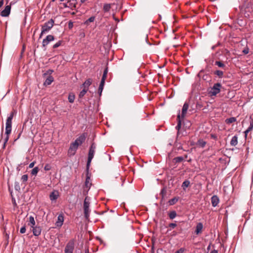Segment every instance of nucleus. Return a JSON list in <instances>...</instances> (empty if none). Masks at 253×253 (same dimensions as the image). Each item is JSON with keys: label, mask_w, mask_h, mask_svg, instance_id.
Here are the masks:
<instances>
[{"label": "nucleus", "mask_w": 253, "mask_h": 253, "mask_svg": "<svg viewBox=\"0 0 253 253\" xmlns=\"http://www.w3.org/2000/svg\"><path fill=\"white\" fill-rule=\"evenodd\" d=\"M54 24V21L53 19H50L46 22L42 26V31L39 38H41L43 34L48 33L53 27Z\"/></svg>", "instance_id": "nucleus-1"}, {"label": "nucleus", "mask_w": 253, "mask_h": 253, "mask_svg": "<svg viewBox=\"0 0 253 253\" xmlns=\"http://www.w3.org/2000/svg\"><path fill=\"white\" fill-rule=\"evenodd\" d=\"M95 149H96V145L94 143H92L89 148V149L87 161V164H86L87 169H89L91 162L94 157Z\"/></svg>", "instance_id": "nucleus-2"}, {"label": "nucleus", "mask_w": 253, "mask_h": 253, "mask_svg": "<svg viewBox=\"0 0 253 253\" xmlns=\"http://www.w3.org/2000/svg\"><path fill=\"white\" fill-rule=\"evenodd\" d=\"M89 198L87 196L85 198L84 202V215L86 219L88 220L89 216Z\"/></svg>", "instance_id": "nucleus-3"}, {"label": "nucleus", "mask_w": 253, "mask_h": 253, "mask_svg": "<svg viewBox=\"0 0 253 253\" xmlns=\"http://www.w3.org/2000/svg\"><path fill=\"white\" fill-rule=\"evenodd\" d=\"M222 85L221 84L217 83L214 84L209 91L211 96H215L220 91Z\"/></svg>", "instance_id": "nucleus-4"}, {"label": "nucleus", "mask_w": 253, "mask_h": 253, "mask_svg": "<svg viewBox=\"0 0 253 253\" xmlns=\"http://www.w3.org/2000/svg\"><path fill=\"white\" fill-rule=\"evenodd\" d=\"M15 114L14 112H12L9 116L7 117L6 121V127L5 129H12V120Z\"/></svg>", "instance_id": "nucleus-5"}, {"label": "nucleus", "mask_w": 253, "mask_h": 253, "mask_svg": "<svg viewBox=\"0 0 253 253\" xmlns=\"http://www.w3.org/2000/svg\"><path fill=\"white\" fill-rule=\"evenodd\" d=\"M78 148V146L76 144L74 143L73 142L71 143L69 147V149L68 151V155L71 157L74 156L77 149Z\"/></svg>", "instance_id": "nucleus-6"}, {"label": "nucleus", "mask_w": 253, "mask_h": 253, "mask_svg": "<svg viewBox=\"0 0 253 253\" xmlns=\"http://www.w3.org/2000/svg\"><path fill=\"white\" fill-rule=\"evenodd\" d=\"M54 40V37L51 35H47L45 39H44L42 42V46L46 49V46L50 42Z\"/></svg>", "instance_id": "nucleus-7"}, {"label": "nucleus", "mask_w": 253, "mask_h": 253, "mask_svg": "<svg viewBox=\"0 0 253 253\" xmlns=\"http://www.w3.org/2000/svg\"><path fill=\"white\" fill-rule=\"evenodd\" d=\"M74 249V242L73 240L70 241L66 246L65 253H73Z\"/></svg>", "instance_id": "nucleus-8"}, {"label": "nucleus", "mask_w": 253, "mask_h": 253, "mask_svg": "<svg viewBox=\"0 0 253 253\" xmlns=\"http://www.w3.org/2000/svg\"><path fill=\"white\" fill-rule=\"evenodd\" d=\"M11 10V4L10 5H6L4 9L1 11L0 13V15L2 17H7L8 16L10 13Z\"/></svg>", "instance_id": "nucleus-9"}, {"label": "nucleus", "mask_w": 253, "mask_h": 253, "mask_svg": "<svg viewBox=\"0 0 253 253\" xmlns=\"http://www.w3.org/2000/svg\"><path fill=\"white\" fill-rule=\"evenodd\" d=\"M85 136L83 134L78 137L73 143L76 144L79 147V146L81 145L85 141Z\"/></svg>", "instance_id": "nucleus-10"}, {"label": "nucleus", "mask_w": 253, "mask_h": 253, "mask_svg": "<svg viewBox=\"0 0 253 253\" xmlns=\"http://www.w3.org/2000/svg\"><path fill=\"white\" fill-rule=\"evenodd\" d=\"M32 228L33 233L34 236H39L41 234L42 229L41 227L38 226H34Z\"/></svg>", "instance_id": "nucleus-11"}, {"label": "nucleus", "mask_w": 253, "mask_h": 253, "mask_svg": "<svg viewBox=\"0 0 253 253\" xmlns=\"http://www.w3.org/2000/svg\"><path fill=\"white\" fill-rule=\"evenodd\" d=\"M64 222V216L63 214H60L57 217V221L56 222V225L57 227H61Z\"/></svg>", "instance_id": "nucleus-12"}, {"label": "nucleus", "mask_w": 253, "mask_h": 253, "mask_svg": "<svg viewBox=\"0 0 253 253\" xmlns=\"http://www.w3.org/2000/svg\"><path fill=\"white\" fill-rule=\"evenodd\" d=\"M59 197L58 191H53L49 195V198L51 201H55Z\"/></svg>", "instance_id": "nucleus-13"}, {"label": "nucleus", "mask_w": 253, "mask_h": 253, "mask_svg": "<svg viewBox=\"0 0 253 253\" xmlns=\"http://www.w3.org/2000/svg\"><path fill=\"white\" fill-rule=\"evenodd\" d=\"M86 170H87V174H86V179H85V186L87 188L89 189L91 185V183L90 182V176L89 175V174H88V169H86Z\"/></svg>", "instance_id": "nucleus-14"}, {"label": "nucleus", "mask_w": 253, "mask_h": 253, "mask_svg": "<svg viewBox=\"0 0 253 253\" xmlns=\"http://www.w3.org/2000/svg\"><path fill=\"white\" fill-rule=\"evenodd\" d=\"M219 198L216 195H213L211 198V202L213 207H216L219 203Z\"/></svg>", "instance_id": "nucleus-15"}, {"label": "nucleus", "mask_w": 253, "mask_h": 253, "mask_svg": "<svg viewBox=\"0 0 253 253\" xmlns=\"http://www.w3.org/2000/svg\"><path fill=\"white\" fill-rule=\"evenodd\" d=\"M92 83V80L90 78H89L85 80V81L82 84V86L85 88V89L88 90V87Z\"/></svg>", "instance_id": "nucleus-16"}, {"label": "nucleus", "mask_w": 253, "mask_h": 253, "mask_svg": "<svg viewBox=\"0 0 253 253\" xmlns=\"http://www.w3.org/2000/svg\"><path fill=\"white\" fill-rule=\"evenodd\" d=\"M177 126L175 127V128H176V130H177V135H178L179 133V130H180V129L181 128V123H182V121H181V118H180V116L179 114H178L177 115Z\"/></svg>", "instance_id": "nucleus-17"}, {"label": "nucleus", "mask_w": 253, "mask_h": 253, "mask_svg": "<svg viewBox=\"0 0 253 253\" xmlns=\"http://www.w3.org/2000/svg\"><path fill=\"white\" fill-rule=\"evenodd\" d=\"M203 228V224L201 222L198 223L196 227V230L195 231V233L197 235H198L199 234L201 233Z\"/></svg>", "instance_id": "nucleus-18"}, {"label": "nucleus", "mask_w": 253, "mask_h": 253, "mask_svg": "<svg viewBox=\"0 0 253 253\" xmlns=\"http://www.w3.org/2000/svg\"><path fill=\"white\" fill-rule=\"evenodd\" d=\"M214 65L217 66L219 68L225 69L226 65L222 61L216 60L214 62Z\"/></svg>", "instance_id": "nucleus-19"}, {"label": "nucleus", "mask_w": 253, "mask_h": 253, "mask_svg": "<svg viewBox=\"0 0 253 253\" xmlns=\"http://www.w3.org/2000/svg\"><path fill=\"white\" fill-rule=\"evenodd\" d=\"M53 81L54 79L53 77L51 76H49L44 82L43 85L45 86L49 85L53 82Z\"/></svg>", "instance_id": "nucleus-20"}, {"label": "nucleus", "mask_w": 253, "mask_h": 253, "mask_svg": "<svg viewBox=\"0 0 253 253\" xmlns=\"http://www.w3.org/2000/svg\"><path fill=\"white\" fill-rule=\"evenodd\" d=\"M111 3H105L103 5V10L104 12H109L111 8Z\"/></svg>", "instance_id": "nucleus-21"}, {"label": "nucleus", "mask_w": 253, "mask_h": 253, "mask_svg": "<svg viewBox=\"0 0 253 253\" xmlns=\"http://www.w3.org/2000/svg\"><path fill=\"white\" fill-rule=\"evenodd\" d=\"M238 144V137L237 135L234 136L230 141L231 145L235 146Z\"/></svg>", "instance_id": "nucleus-22"}, {"label": "nucleus", "mask_w": 253, "mask_h": 253, "mask_svg": "<svg viewBox=\"0 0 253 253\" xmlns=\"http://www.w3.org/2000/svg\"><path fill=\"white\" fill-rule=\"evenodd\" d=\"M237 119L235 117H231L229 118H227L225 120V122L227 125H230L233 123H234L236 121Z\"/></svg>", "instance_id": "nucleus-23"}, {"label": "nucleus", "mask_w": 253, "mask_h": 253, "mask_svg": "<svg viewBox=\"0 0 253 253\" xmlns=\"http://www.w3.org/2000/svg\"><path fill=\"white\" fill-rule=\"evenodd\" d=\"M214 74L219 78H222L224 77V72L221 70H217L215 71Z\"/></svg>", "instance_id": "nucleus-24"}, {"label": "nucleus", "mask_w": 253, "mask_h": 253, "mask_svg": "<svg viewBox=\"0 0 253 253\" xmlns=\"http://www.w3.org/2000/svg\"><path fill=\"white\" fill-rule=\"evenodd\" d=\"M29 223L28 224L30 225L31 227H34V226L35 225L36 222L34 219V217L33 216H30L29 217Z\"/></svg>", "instance_id": "nucleus-25"}, {"label": "nucleus", "mask_w": 253, "mask_h": 253, "mask_svg": "<svg viewBox=\"0 0 253 253\" xmlns=\"http://www.w3.org/2000/svg\"><path fill=\"white\" fill-rule=\"evenodd\" d=\"M190 185V182L188 180H185L182 184V187L184 190H185L186 188L189 187Z\"/></svg>", "instance_id": "nucleus-26"}, {"label": "nucleus", "mask_w": 253, "mask_h": 253, "mask_svg": "<svg viewBox=\"0 0 253 253\" xmlns=\"http://www.w3.org/2000/svg\"><path fill=\"white\" fill-rule=\"evenodd\" d=\"M178 197H174L169 201V205L172 206L176 204L178 201Z\"/></svg>", "instance_id": "nucleus-27"}, {"label": "nucleus", "mask_w": 253, "mask_h": 253, "mask_svg": "<svg viewBox=\"0 0 253 253\" xmlns=\"http://www.w3.org/2000/svg\"><path fill=\"white\" fill-rule=\"evenodd\" d=\"M197 144L199 146H200V147H201L202 148H204L206 144V141H205L203 139H199L198 141Z\"/></svg>", "instance_id": "nucleus-28"}, {"label": "nucleus", "mask_w": 253, "mask_h": 253, "mask_svg": "<svg viewBox=\"0 0 253 253\" xmlns=\"http://www.w3.org/2000/svg\"><path fill=\"white\" fill-rule=\"evenodd\" d=\"M75 96L73 93H69L68 95V101L70 103H73L74 101Z\"/></svg>", "instance_id": "nucleus-29"}, {"label": "nucleus", "mask_w": 253, "mask_h": 253, "mask_svg": "<svg viewBox=\"0 0 253 253\" xmlns=\"http://www.w3.org/2000/svg\"><path fill=\"white\" fill-rule=\"evenodd\" d=\"M253 122H251L250 123V126H249V127L247 128V129L245 131L244 133H245V137H246L247 136V134L251 131L253 129Z\"/></svg>", "instance_id": "nucleus-30"}, {"label": "nucleus", "mask_w": 253, "mask_h": 253, "mask_svg": "<svg viewBox=\"0 0 253 253\" xmlns=\"http://www.w3.org/2000/svg\"><path fill=\"white\" fill-rule=\"evenodd\" d=\"M176 212L175 211H172L169 213V216L170 219H174L176 216Z\"/></svg>", "instance_id": "nucleus-31"}, {"label": "nucleus", "mask_w": 253, "mask_h": 253, "mask_svg": "<svg viewBox=\"0 0 253 253\" xmlns=\"http://www.w3.org/2000/svg\"><path fill=\"white\" fill-rule=\"evenodd\" d=\"M95 16H91L84 22V24L88 25L89 23L93 22L95 20Z\"/></svg>", "instance_id": "nucleus-32"}, {"label": "nucleus", "mask_w": 253, "mask_h": 253, "mask_svg": "<svg viewBox=\"0 0 253 253\" xmlns=\"http://www.w3.org/2000/svg\"><path fill=\"white\" fill-rule=\"evenodd\" d=\"M88 90L85 89V88H84L80 92L79 95V98H83L84 95L86 94Z\"/></svg>", "instance_id": "nucleus-33"}, {"label": "nucleus", "mask_w": 253, "mask_h": 253, "mask_svg": "<svg viewBox=\"0 0 253 253\" xmlns=\"http://www.w3.org/2000/svg\"><path fill=\"white\" fill-rule=\"evenodd\" d=\"M184 160L183 157H177L173 159V161L176 163H179L182 162Z\"/></svg>", "instance_id": "nucleus-34"}, {"label": "nucleus", "mask_w": 253, "mask_h": 253, "mask_svg": "<svg viewBox=\"0 0 253 253\" xmlns=\"http://www.w3.org/2000/svg\"><path fill=\"white\" fill-rule=\"evenodd\" d=\"M39 169L38 167H35L31 170V174L32 175H36L37 174L38 172H39Z\"/></svg>", "instance_id": "nucleus-35"}, {"label": "nucleus", "mask_w": 253, "mask_h": 253, "mask_svg": "<svg viewBox=\"0 0 253 253\" xmlns=\"http://www.w3.org/2000/svg\"><path fill=\"white\" fill-rule=\"evenodd\" d=\"M14 188L16 191H20L21 189V187L20 186L19 183L18 182L16 181L14 183Z\"/></svg>", "instance_id": "nucleus-36"}, {"label": "nucleus", "mask_w": 253, "mask_h": 253, "mask_svg": "<svg viewBox=\"0 0 253 253\" xmlns=\"http://www.w3.org/2000/svg\"><path fill=\"white\" fill-rule=\"evenodd\" d=\"M28 176L27 174H24L22 176L21 180L23 183H26L28 180Z\"/></svg>", "instance_id": "nucleus-37"}, {"label": "nucleus", "mask_w": 253, "mask_h": 253, "mask_svg": "<svg viewBox=\"0 0 253 253\" xmlns=\"http://www.w3.org/2000/svg\"><path fill=\"white\" fill-rule=\"evenodd\" d=\"M62 43V41H59L58 42H57L55 44H54L53 45V48H56L58 47L59 46H60L61 45Z\"/></svg>", "instance_id": "nucleus-38"}, {"label": "nucleus", "mask_w": 253, "mask_h": 253, "mask_svg": "<svg viewBox=\"0 0 253 253\" xmlns=\"http://www.w3.org/2000/svg\"><path fill=\"white\" fill-rule=\"evenodd\" d=\"M8 139H9V136L8 135H6V136L5 137V138L4 139V141H3V149L5 148L6 143L8 141Z\"/></svg>", "instance_id": "nucleus-39"}, {"label": "nucleus", "mask_w": 253, "mask_h": 253, "mask_svg": "<svg viewBox=\"0 0 253 253\" xmlns=\"http://www.w3.org/2000/svg\"><path fill=\"white\" fill-rule=\"evenodd\" d=\"M107 73H108V68H106L104 69V70L103 71V74L102 78H104V79H106V77H107Z\"/></svg>", "instance_id": "nucleus-40"}, {"label": "nucleus", "mask_w": 253, "mask_h": 253, "mask_svg": "<svg viewBox=\"0 0 253 253\" xmlns=\"http://www.w3.org/2000/svg\"><path fill=\"white\" fill-rule=\"evenodd\" d=\"M51 169V166L48 164H47L45 165V166H44V169L45 170V171H48L49 170H50Z\"/></svg>", "instance_id": "nucleus-41"}, {"label": "nucleus", "mask_w": 253, "mask_h": 253, "mask_svg": "<svg viewBox=\"0 0 253 253\" xmlns=\"http://www.w3.org/2000/svg\"><path fill=\"white\" fill-rule=\"evenodd\" d=\"M186 113H187V112H181V114H179L180 116V118H181V120L182 122L183 121Z\"/></svg>", "instance_id": "nucleus-42"}, {"label": "nucleus", "mask_w": 253, "mask_h": 253, "mask_svg": "<svg viewBox=\"0 0 253 253\" xmlns=\"http://www.w3.org/2000/svg\"><path fill=\"white\" fill-rule=\"evenodd\" d=\"M188 109V104L187 103H185L183 105V106L182 107L181 111H187Z\"/></svg>", "instance_id": "nucleus-43"}, {"label": "nucleus", "mask_w": 253, "mask_h": 253, "mask_svg": "<svg viewBox=\"0 0 253 253\" xmlns=\"http://www.w3.org/2000/svg\"><path fill=\"white\" fill-rule=\"evenodd\" d=\"M210 77L208 74L204 75L202 77V79L205 81H209L210 80Z\"/></svg>", "instance_id": "nucleus-44"}, {"label": "nucleus", "mask_w": 253, "mask_h": 253, "mask_svg": "<svg viewBox=\"0 0 253 253\" xmlns=\"http://www.w3.org/2000/svg\"><path fill=\"white\" fill-rule=\"evenodd\" d=\"M105 80L106 79H104V78L101 79V82L99 84L100 87H104Z\"/></svg>", "instance_id": "nucleus-45"}, {"label": "nucleus", "mask_w": 253, "mask_h": 253, "mask_svg": "<svg viewBox=\"0 0 253 253\" xmlns=\"http://www.w3.org/2000/svg\"><path fill=\"white\" fill-rule=\"evenodd\" d=\"M26 230V226L24 225V226H23V227H22L21 228V229L20 230V232L21 234H24V233H25Z\"/></svg>", "instance_id": "nucleus-46"}, {"label": "nucleus", "mask_w": 253, "mask_h": 253, "mask_svg": "<svg viewBox=\"0 0 253 253\" xmlns=\"http://www.w3.org/2000/svg\"><path fill=\"white\" fill-rule=\"evenodd\" d=\"M176 224L174 223H171L169 224V227H170L171 229L174 228L176 226Z\"/></svg>", "instance_id": "nucleus-47"}, {"label": "nucleus", "mask_w": 253, "mask_h": 253, "mask_svg": "<svg viewBox=\"0 0 253 253\" xmlns=\"http://www.w3.org/2000/svg\"><path fill=\"white\" fill-rule=\"evenodd\" d=\"M53 71L52 70L49 69L46 71V73H44L43 76H45L48 74L50 75L51 74H52L53 73Z\"/></svg>", "instance_id": "nucleus-48"}, {"label": "nucleus", "mask_w": 253, "mask_h": 253, "mask_svg": "<svg viewBox=\"0 0 253 253\" xmlns=\"http://www.w3.org/2000/svg\"><path fill=\"white\" fill-rule=\"evenodd\" d=\"M68 26L69 29H71L73 27V23L71 21H70L68 22Z\"/></svg>", "instance_id": "nucleus-49"}, {"label": "nucleus", "mask_w": 253, "mask_h": 253, "mask_svg": "<svg viewBox=\"0 0 253 253\" xmlns=\"http://www.w3.org/2000/svg\"><path fill=\"white\" fill-rule=\"evenodd\" d=\"M103 88L104 87L99 86L98 93L99 96L101 95Z\"/></svg>", "instance_id": "nucleus-50"}, {"label": "nucleus", "mask_w": 253, "mask_h": 253, "mask_svg": "<svg viewBox=\"0 0 253 253\" xmlns=\"http://www.w3.org/2000/svg\"><path fill=\"white\" fill-rule=\"evenodd\" d=\"M185 249L184 248H180L177 251L175 252V253H183L184 252Z\"/></svg>", "instance_id": "nucleus-51"}, {"label": "nucleus", "mask_w": 253, "mask_h": 253, "mask_svg": "<svg viewBox=\"0 0 253 253\" xmlns=\"http://www.w3.org/2000/svg\"><path fill=\"white\" fill-rule=\"evenodd\" d=\"M249 49L248 47H246L244 49V50H243V52L244 53V54H247L249 53Z\"/></svg>", "instance_id": "nucleus-52"}, {"label": "nucleus", "mask_w": 253, "mask_h": 253, "mask_svg": "<svg viewBox=\"0 0 253 253\" xmlns=\"http://www.w3.org/2000/svg\"><path fill=\"white\" fill-rule=\"evenodd\" d=\"M211 138L214 139V140H217V136L216 134H211Z\"/></svg>", "instance_id": "nucleus-53"}, {"label": "nucleus", "mask_w": 253, "mask_h": 253, "mask_svg": "<svg viewBox=\"0 0 253 253\" xmlns=\"http://www.w3.org/2000/svg\"><path fill=\"white\" fill-rule=\"evenodd\" d=\"M35 163L36 162H33L32 163H31L29 166V168H32L34 167V166H35Z\"/></svg>", "instance_id": "nucleus-54"}, {"label": "nucleus", "mask_w": 253, "mask_h": 253, "mask_svg": "<svg viewBox=\"0 0 253 253\" xmlns=\"http://www.w3.org/2000/svg\"><path fill=\"white\" fill-rule=\"evenodd\" d=\"M11 130L9 129H5V134L6 135H9V134L11 133Z\"/></svg>", "instance_id": "nucleus-55"}, {"label": "nucleus", "mask_w": 253, "mask_h": 253, "mask_svg": "<svg viewBox=\"0 0 253 253\" xmlns=\"http://www.w3.org/2000/svg\"><path fill=\"white\" fill-rule=\"evenodd\" d=\"M204 72V70H202L200 71V72L198 74V76L199 77H201L202 76V74Z\"/></svg>", "instance_id": "nucleus-56"}, {"label": "nucleus", "mask_w": 253, "mask_h": 253, "mask_svg": "<svg viewBox=\"0 0 253 253\" xmlns=\"http://www.w3.org/2000/svg\"><path fill=\"white\" fill-rule=\"evenodd\" d=\"M3 3H4V0H0V8H1L2 7V6L3 4Z\"/></svg>", "instance_id": "nucleus-57"}, {"label": "nucleus", "mask_w": 253, "mask_h": 253, "mask_svg": "<svg viewBox=\"0 0 253 253\" xmlns=\"http://www.w3.org/2000/svg\"><path fill=\"white\" fill-rule=\"evenodd\" d=\"M210 253H218V251L216 250H213V251H211Z\"/></svg>", "instance_id": "nucleus-58"}, {"label": "nucleus", "mask_w": 253, "mask_h": 253, "mask_svg": "<svg viewBox=\"0 0 253 253\" xmlns=\"http://www.w3.org/2000/svg\"><path fill=\"white\" fill-rule=\"evenodd\" d=\"M63 5L64 7H69V6L67 5V3H63Z\"/></svg>", "instance_id": "nucleus-59"}, {"label": "nucleus", "mask_w": 253, "mask_h": 253, "mask_svg": "<svg viewBox=\"0 0 253 253\" xmlns=\"http://www.w3.org/2000/svg\"><path fill=\"white\" fill-rule=\"evenodd\" d=\"M166 192V191H165V189H163L162 190V191H161V193H163V194L164 192Z\"/></svg>", "instance_id": "nucleus-60"}, {"label": "nucleus", "mask_w": 253, "mask_h": 253, "mask_svg": "<svg viewBox=\"0 0 253 253\" xmlns=\"http://www.w3.org/2000/svg\"><path fill=\"white\" fill-rule=\"evenodd\" d=\"M230 52L228 50L226 49V54H229Z\"/></svg>", "instance_id": "nucleus-61"}, {"label": "nucleus", "mask_w": 253, "mask_h": 253, "mask_svg": "<svg viewBox=\"0 0 253 253\" xmlns=\"http://www.w3.org/2000/svg\"><path fill=\"white\" fill-rule=\"evenodd\" d=\"M215 46H212L211 48L212 50H213L215 48Z\"/></svg>", "instance_id": "nucleus-62"}, {"label": "nucleus", "mask_w": 253, "mask_h": 253, "mask_svg": "<svg viewBox=\"0 0 253 253\" xmlns=\"http://www.w3.org/2000/svg\"><path fill=\"white\" fill-rule=\"evenodd\" d=\"M85 253H88V250H86V251H85Z\"/></svg>", "instance_id": "nucleus-63"}, {"label": "nucleus", "mask_w": 253, "mask_h": 253, "mask_svg": "<svg viewBox=\"0 0 253 253\" xmlns=\"http://www.w3.org/2000/svg\"><path fill=\"white\" fill-rule=\"evenodd\" d=\"M13 204L16 205V202H15V200H14Z\"/></svg>", "instance_id": "nucleus-64"}]
</instances>
